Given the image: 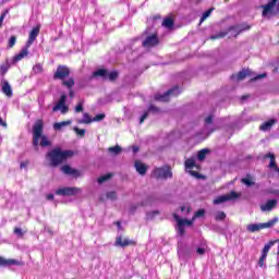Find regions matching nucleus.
<instances>
[{"label": "nucleus", "instance_id": "58836bf2", "mask_svg": "<svg viewBox=\"0 0 279 279\" xmlns=\"http://www.w3.org/2000/svg\"><path fill=\"white\" fill-rule=\"evenodd\" d=\"M112 178L111 173H107L100 178H98L97 182L98 184H104V182H108V180H110Z\"/></svg>", "mask_w": 279, "mask_h": 279}, {"label": "nucleus", "instance_id": "0eeeda50", "mask_svg": "<svg viewBox=\"0 0 279 279\" xmlns=\"http://www.w3.org/2000/svg\"><path fill=\"white\" fill-rule=\"evenodd\" d=\"M151 178H155V180H169L173 178V172L171 167L162 166L153 170Z\"/></svg>", "mask_w": 279, "mask_h": 279}, {"label": "nucleus", "instance_id": "2eb2a0df", "mask_svg": "<svg viewBox=\"0 0 279 279\" xmlns=\"http://www.w3.org/2000/svg\"><path fill=\"white\" fill-rule=\"evenodd\" d=\"M38 34H40V24L35 26L28 35V40L26 41L27 47H32L34 43H36V38H38Z\"/></svg>", "mask_w": 279, "mask_h": 279}, {"label": "nucleus", "instance_id": "49530a36", "mask_svg": "<svg viewBox=\"0 0 279 279\" xmlns=\"http://www.w3.org/2000/svg\"><path fill=\"white\" fill-rule=\"evenodd\" d=\"M8 14H10V9H5L3 11V13L0 15V27H2L3 21H4L5 16H8Z\"/></svg>", "mask_w": 279, "mask_h": 279}, {"label": "nucleus", "instance_id": "f03ea898", "mask_svg": "<svg viewBox=\"0 0 279 279\" xmlns=\"http://www.w3.org/2000/svg\"><path fill=\"white\" fill-rule=\"evenodd\" d=\"M43 132H45V123L43 120H37L33 125V147H38V145L40 147H51V141Z\"/></svg>", "mask_w": 279, "mask_h": 279}, {"label": "nucleus", "instance_id": "cd10ccee", "mask_svg": "<svg viewBox=\"0 0 279 279\" xmlns=\"http://www.w3.org/2000/svg\"><path fill=\"white\" fill-rule=\"evenodd\" d=\"M279 240H275V241H269L267 244H265L263 251H262V256H267V254H269V251L271 250V247H274V245H276V243H278Z\"/></svg>", "mask_w": 279, "mask_h": 279}, {"label": "nucleus", "instance_id": "79ce46f5", "mask_svg": "<svg viewBox=\"0 0 279 279\" xmlns=\"http://www.w3.org/2000/svg\"><path fill=\"white\" fill-rule=\"evenodd\" d=\"M74 132L81 136V138H84V136H86V130L85 129H80L77 126H74Z\"/></svg>", "mask_w": 279, "mask_h": 279}, {"label": "nucleus", "instance_id": "3c124183", "mask_svg": "<svg viewBox=\"0 0 279 279\" xmlns=\"http://www.w3.org/2000/svg\"><path fill=\"white\" fill-rule=\"evenodd\" d=\"M34 73H43V64L37 63L33 66Z\"/></svg>", "mask_w": 279, "mask_h": 279}, {"label": "nucleus", "instance_id": "864d4df0", "mask_svg": "<svg viewBox=\"0 0 279 279\" xmlns=\"http://www.w3.org/2000/svg\"><path fill=\"white\" fill-rule=\"evenodd\" d=\"M264 77H267V73L258 74L257 76L253 77L251 82H258V80H264Z\"/></svg>", "mask_w": 279, "mask_h": 279}, {"label": "nucleus", "instance_id": "ea45409f", "mask_svg": "<svg viewBox=\"0 0 279 279\" xmlns=\"http://www.w3.org/2000/svg\"><path fill=\"white\" fill-rule=\"evenodd\" d=\"M227 215L223 211H217L215 215L216 221H223L226 219Z\"/></svg>", "mask_w": 279, "mask_h": 279}, {"label": "nucleus", "instance_id": "423d86ee", "mask_svg": "<svg viewBox=\"0 0 279 279\" xmlns=\"http://www.w3.org/2000/svg\"><path fill=\"white\" fill-rule=\"evenodd\" d=\"M279 221L278 217H274L271 220L268 222H259V223H250L246 226L247 232H260V230H265L266 228H274V226L277 225Z\"/></svg>", "mask_w": 279, "mask_h": 279}, {"label": "nucleus", "instance_id": "c9c22d12", "mask_svg": "<svg viewBox=\"0 0 279 279\" xmlns=\"http://www.w3.org/2000/svg\"><path fill=\"white\" fill-rule=\"evenodd\" d=\"M10 70V62L7 61L5 63L0 65V75H5L8 71Z\"/></svg>", "mask_w": 279, "mask_h": 279}, {"label": "nucleus", "instance_id": "4c0bfd02", "mask_svg": "<svg viewBox=\"0 0 279 279\" xmlns=\"http://www.w3.org/2000/svg\"><path fill=\"white\" fill-rule=\"evenodd\" d=\"M185 169H194L195 168V159L194 158H189L184 162Z\"/></svg>", "mask_w": 279, "mask_h": 279}, {"label": "nucleus", "instance_id": "a878e982", "mask_svg": "<svg viewBox=\"0 0 279 279\" xmlns=\"http://www.w3.org/2000/svg\"><path fill=\"white\" fill-rule=\"evenodd\" d=\"M247 75H250V70L243 69L238 74H232L231 80H238V82H243V80L247 77Z\"/></svg>", "mask_w": 279, "mask_h": 279}, {"label": "nucleus", "instance_id": "a211bd4d", "mask_svg": "<svg viewBox=\"0 0 279 279\" xmlns=\"http://www.w3.org/2000/svg\"><path fill=\"white\" fill-rule=\"evenodd\" d=\"M251 26L247 24H239V25H234V26H230L228 28V32H234V36H236L238 34H241L242 32H247V29H250Z\"/></svg>", "mask_w": 279, "mask_h": 279}, {"label": "nucleus", "instance_id": "4d7b16f0", "mask_svg": "<svg viewBox=\"0 0 279 279\" xmlns=\"http://www.w3.org/2000/svg\"><path fill=\"white\" fill-rule=\"evenodd\" d=\"M108 98H100V99H98V104H99V106H106V104H108Z\"/></svg>", "mask_w": 279, "mask_h": 279}, {"label": "nucleus", "instance_id": "f257e3e1", "mask_svg": "<svg viewBox=\"0 0 279 279\" xmlns=\"http://www.w3.org/2000/svg\"><path fill=\"white\" fill-rule=\"evenodd\" d=\"M74 156L75 151L71 149L62 150V148L56 147L46 154V160L49 161V167L56 169L60 167L62 162H66L69 158H73Z\"/></svg>", "mask_w": 279, "mask_h": 279}, {"label": "nucleus", "instance_id": "5fc2aeb1", "mask_svg": "<svg viewBox=\"0 0 279 279\" xmlns=\"http://www.w3.org/2000/svg\"><path fill=\"white\" fill-rule=\"evenodd\" d=\"M265 260H267V256L266 255H262L258 259V266L263 267L265 265Z\"/></svg>", "mask_w": 279, "mask_h": 279}, {"label": "nucleus", "instance_id": "e2e57ef3", "mask_svg": "<svg viewBox=\"0 0 279 279\" xmlns=\"http://www.w3.org/2000/svg\"><path fill=\"white\" fill-rule=\"evenodd\" d=\"M53 198H54V195H53V194H47V195H46V199H48V202L53 201Z\"/></svg>", "mask_w": 279, "mask_h": 279}, {"label": "nucleus", "instance_id": "4468645a", "mask_svg": "<svg viewBox=\"0 0 279 279\" xmlns=\"http://www.w3.org/2000/svg\"><path fill=\"white\" fill-rule=\"evenodd\" d=\"M205 130H207L208 135L213 134V132H217V129L215 128V116L209 114L207 118H205L204 123Z\"/></svg>", "mask_w": 279, "mask_h": 279}, {"label": "nucleus", "instance_id": "c85d7f7f", "mask_svg": "<svg viewBox=\"0 0 279 279\" xmlns=\"http://www.w3.org/2000/svg\"><path fill=\"white\" fill-rule=\"evenodd\" d=\"M72 121L71 120H66V121H62V122H56L53 124V130H56V132H60V130H62V128H66L68 125H71Z\"/></svg>", "mask_w": 279, "mask_h": 279}, {"label": "nucleus", "instance_id": "39448f33", "mask_svg": "<svg viewBox=\"0 0 279 279\" xmlns=\"http://www.w3.org/2000/svg\"><path fill=\"white\" fill-rule=\"evenodd\" d=\"M93 77H101L105 82H117L119 80V71L109 72L107 69H98L93 72Z\"/></svg>", "mask_w": 279, "mask_h": 279}, {"label": "nucleus", "instance_id": "a19ab883", "mask_svg": "<svg viewBox=\"0 0 279 279\" xmlns=\"http://www.w3.org/2000/svg\"><path fill=\"white\" fill-rule=\"evenodd\" d=\"M106 119V113H98L93 118V123H99Z\"/></svg>", "mask_w": 279, "mask_h": 279}, {"label": "nucleus", "instance_id": "e433bc0d", "mask_svg": "<svg viewBox=\"0 0 279 279\" xmlns=\"http://www.w3.org/2000/svg\"><path fill=\"white\" fill-rule=\"evenodd\" d=\"M197 256H205L206 255V244H202L201 246L196 247Z\"/></svg>", "mask_w": 279, "mask_h": 279}, {"label": "nucleus", "instance_id": "de8ad7c7", "mask_svg": "<svg viewBox=\"0 0 279 279\" xmlns=\"http://www.w3.org/2000/svg\"><path fill=\"white\" fill-rule=\"evenodd\" d=\"M16 45V36H11L8 43V49H12Z\"/></svg>", "mask_w": 279, "mask_h": 279}, {"label": "nucleus", "instance_id": "c756f323", "mask_svg": "<svg viewBox=\"0 0 279 279\" xmlns=\"http://www.w3.org/2000/svg\"><path fill=\"white\" fill-rule=\"evenodd\" d=\"M174 25L175 22L172 20V17H166L162 21V27H166V29H173Z\"/></svg>", "mask_w": 279, "mask_h": 279}, {"label": "nucleus", "instance_id": "2f4dec72", "mask_svg": "<svg viewBox=\"0 0 279 279\" xmlns=\"http://www.w3.org/2000/svg\"><path fill=\"white\" fill-rule=\"evenodd\" d=\"M109 154H111V156H119V154H121V151H123V148H121V146L116 145L113 147H109L108 148Z\"/></svg>", "mask_w": 279, "mask_h": 279}, {"label": "nucleus", "instance_id": "603ef678", "mask_svg": "<svg viewBox=\"0 0 279 279\" xmlns=\"http://www.w3.org/2000/svg\"><path fill=\"white\" fill-rule=\"evenodd\" d=\"M269 168L270 169H276L277 172H278V165L276 163V157H272V159H270V162H269Z\"/></svg>", "mask_w": 279, "mask_h": 279}, {"label": "nucleus", "instance_id": "dca6fc26", "mask_svg": "<svg viewBox=\"0 0 279 279\" xmlns=\"http://www.w3.org/2000/svg\"><path fill=\"white\" fill-rule=\"evenodd\" d=\"M61 171L62 173H64L65 175H71L72 178H80V175H82V173L80 172V170L72 168L69 165H64L61 167Z\"/></svg>", "mask_w": 279, "mask_h": 279}, {"label": "nucleus", "instance_id": "09e8293b", "mask_svg": "<svg viewBox=\"0 0 279 279\" xmlns=\"http://www.w3.org/2000/svg\"><path fill=\"white\" fill-rule=\"evenodd\" d=\"M180 221L182 222L183 226L191 227V226H193V221H195V219L192 218V220H189V219L180 218Z\"/></svg>", "mask_w": 279, "mask_h": 279}, {"label": "nucleus", "instance_id": "aec40b11", "mask_svg": "<svg viewBox=\"0 0 279 279\" xmlns=\"http://www.w3.org/2000/svg\"><path fill=\"white\" fill-rule=\"evenodd\" d=\"M276 206H278V201L277 199H269V201L266 202L265 205L260 206V210L263 213H267V211L274 210V208H276Z\"/></svg>", "mask_w": 279, "mask_h": 279}, {"label": "nucleus", "instance_id": "680f3d73", "mask_svg": "<svg viewBox=\"0 0 279 279\" xmlns=\"http://www.w3.org/2000/svg\"><path fill=\"white\" fill-rule=\"evenodd\" d=\"M148 202L150 204H154V202H156V196H154V195L148 196Z\"/></svg>", "mask_w": 279, "mask_h": 279}, {"label": "nucleus", "instance_id": "7ed1b4c3", "mask_svg": "<svg viewBox=\"0 0 279 279\" xmlns=\"http://www.w3.org/2000/svg\"><path fill=\"white\" fill-rule=\"evenodd\" d=\"M71 75V69L66 65H58L57 71L53 74V80H61L62 81V86L65 88H73L75 86V78L69 77ZM66 77H69L66 80Z\"/></svg>", "mask_w": 279, "mask_h": 279}, {"label": "nucleus", "instance_id": "7c9ffc66", "mask_svg": "<svg viewBox=\"0 0 279 279\" xmlns=\"http://www.w3.org/2000/svg\"><path fill=\"white\" fill-rule=\"evenodd\" d=\"M208 154H210V149L208 148H203L197 153V160H199L201 162H203V160H206V156H208Z\"/></svg>", "mask_w": 279, "mask_h": 279}, {"label": "nucleus", "instance_id": "393cba45", "mask_svg": "<svg viewBox=\"0 0 279 279\" xmlns=\"http://www.w3.org/2000/svg\"><path fill=\"white\" fill-rule=\"evenodd\" d=\"M3 95H5L7 97H12L13 92H12V85H10V82L8 81H3L2 82V88H1Z\"/></svg>", "mask_w": 279, "mask_h": 279}, {"label": "nucleus", "instance_id": "338daca9", "mask_svg": "<svg viewBox=\"0 0 279 279\" xmlns=\"http://www.w3.org/2000/svg\"><path fill=\"white\" fill-rule=\"evenodd\" d=\"M185 210H186V215H189L191 209L190 208L186 209L185 206H181V213H184Z\"/></svg>", "mask_w": 279, "mask_h": 279}, {"label": "nucleus", "instance_id": "bf43d9fd", "mask_svg": "<svg viewBox=\"0 0 279 279\" xmlns=\"http://www.w3.org/2000/svg\"><path fill=\"white\" fill-rule=\"evenodd\" d=\"M275 157H276V155H274V153H268V154H266V155L264 156V159L267 160V158H270V160H271V159L275 158Z\"/></svg>", "mask_w": 279, "mask_h": 279}, {"label": "nucleus", "instance_id": "37998d69", "mask_svg": "<svg viewBox=\"0 0 279 279\" xmlns=\"http://www.w3.org/2000/svg\"><path fill=\"white\" fill-rule=\"evenodd\" d=\"M106 197H107V199L114 202V201H117V193L114 191L107 192Z\"/></svg>", "mask_w": 279, "mask_h": 279}, {"label": "nucleus", "instance_id": "ddd939ff", "mask_svg": "<svg viewBox=\"0 0 279 279\" xmlns=\"http://www.w3.org/2000/svg\"><path fill=\"white\" fill-rule=\"evenodd\" d=\"M160 44V39H158V35L156 33L148 35L146 39L142 43L143 47H156Z\"/></svg>", "mask_w": 279, "mask_h": 279}, {"label": "nucleus", "instance_id": "72a5a7b5", "mask_svg": "<svg viewBox=\"0 0 279 279\" xmlns=\"http://www.w3.org/2000/svg\"><path fill=\"white\" fill-rule=\"evenodd\" d=\"M77 123H93V118H90V114L88 113H83V119L78 120Z\"/></svg>", "mask_w": 279, "mask_h": 279}, {"label": "nucleus", "instance_id": "473e14b6", "mask_svg": "<svg viewBox=\"0 0 279 279\" xmlns=\"http://www.w3.org/2000/svg\"><path fill=\"white\" fill-rule=\"evenodd\" d=\"M158 215H160L159 210L147 211L146 213V221H154V219H156V217H158Z\"/></svg>", "mask_w": 279, "mask_h": 279}, {"label": "nucleus", "instance_id": "052dcab7", "mask_svg": "<svg viewBox=\"0 0 279 279\" xmlns=\"http://www.w3.org/2000/svg\"><path fill=\"white\" fill-rule=\"evenodd\" d=\"M0 125L2 128H8V123L5 122V120H3V118H1V116H0Z\"/></svg>", "mask_w": 279, "mask_h": 279}, {"label": "nucleus", "instance_id": "0e129e2a", "mask_svg": "<svg viewBox=\"0 0 279 279\" xmlns=\"http://www.w3.org/2000/svg\"><path fill=\"white\" fill-rule=\"evenodd\" d=\"M27 165H28V162H27V161H23V162H21V165H20V169H26V168H27Z\"/></svg>", "mask_w": 279, "mask_h": 279}, {"label": "nucleus", "instance_id": "f704fd0d", "mask_svg": "<svg viewBox=\"0 0 279 279\" xmlns=\"http://www.w3.org/2000/svg\"><path fill=\"white\" fill-rule=\"evenodd\" d=\"M140 206H145L144 203H140V204H132L129 208V214L130 215H135L136 210H138Z\"/></svg>", "mask_w": 279, "mask_h": 279}, {"label": "nucleus", "instance_id": "f8f14e48", "mask_svg": "<svg viewBox=\"0 0 279 279\" xmlns=\"http://www.w3.org/2000/svg\"><path fill=\"white\" fill-rule=\"evenodd\" d=\"M61 110L62 114H66L69 112V106H66V95H61L58 104L52 108L53 112H58Z\"/></svg>", "mask_w": 279, "mask_h": 279}, {"label": "nucleus", "instance_id": "20e7f679", "mask_svg": "<svg viewBox=\"0 0 279 279\" xmlns=\"http://www.w3.org/2000/svg\"><path fill=\"white\" fill-rule=\"evenodd\" d=\"M194 252L193 246L186 244L184 241L178 242V256L180 260H190Z\"/></svg>", "mask_w": 279, "mask_h": 279}, {"label": "nucleus", "instance_id": "b1692460", "mask_svg": "<svg viewBox=\"0 0 279 279\" xmlns=\"http://www.w3.org/2000/svg\"><path fill=\"white\" fill-rule=\"evenodd\" d=\"M12 265L19 266L21 265V262L16 259H5L0 257V267H12Z\"/></svg>", "mask_w": 279, "mask_h": 279}, {"label": "nucleus", "instance_id": "a18cd8bd", "mask_svg": "<svg viewBox=\"0 0 279 279\" xmlns=\"http://www.w3.org/2000/svg\"><path fill=\"white\" fill-rule=\"evenodd\" d=\"M211 13H213V9L205 11L201 17V23H204V21H206V19H208V16H210Z\"/></svg>", "mask_w": 279, "mask_h": 279}, {"label": "nucleus", "instance_id": "6e6d98bb", "mask_svg": "<svg viewBox=\"0 0 279 279\" xmlns=\"http://www.w3.org/2000/svg\"><path fill=\"white\" fill-rule=\"evenodd\" d=\"M14 234H16V235L20 236V238L23 236V234H24V233H23V229H21V228H15V229H14Z\"/></svg>", "mask_w": 279, "mask_h": 279}, {"label": "nucleus", "instance_id": "774afa93", "mask_svg": "<svg viewBox=\"0 0 279 279\" xmlns=\"http://www.w3.org/2000/svg\"><path fill=\"white\" fill-rule=\"evenodd\" d=\"M138 146H132L133 154H138Z\"/></svg>", "mask_w": 279, "mask_h": 279}, {"label": "nucleus", "instance_id": "c03bdc74", "mask_svg": "<svg viewBox=\"0 0 279 279\" xmlns=\"http://www.w3.org/2000/svg\"><path fill=\"white\" fill-rule=\"evenodd\" d=\"M206 215V209H198L195 214L193 219H199Z\"/></svg>", "mask_w": 279, "mask_h": 279}, {"label": "nucleus", "instance_id": "1a4fd4ad", "mask_svg": "<svg viewBox=\"0 0 279 279\" xmlns=\"http://www.w3.org/2000/svg\"><path fill=\"white\" fill-rule=\"evenodd\" d=\"M239 197H241V194L231 191L229 194L218 196L214 199V204L218 206L219 204H225V202H234V199H239Z\"/></svg>", "mask_w": 279, "mask_h": 279}, {"label": "nucleus", "instance_id": "69168bd1", "mask_svg": "<svg viewBox=\"0 0 279 279\" xmlns=\"http://www.w3.org/2000/svg\"><path fill=\"white\" fill-rule=\"evenodd\" d=\"M69 90H70V93H69L70 98L73 99L75 97V92H73L72 88H70Z\"/></svg>", "mask_w": 279, "mask_h": 279}, {"label": "nucleus", "instance_id": "bb28decb", "mask_svg": "<svg viewBox=\"0 0 279 279\" xmlns=\"http://www.w3.org/2000/svg\"><path fill=\"white\" fill-rule=\"evenodd\" d=\"M135 169L140 175H146L147 173V166L141 161L135 162Z\"/></svg>", "mask_w": 279, "mask_h": 279}, {"label": "nucleus", "instance_id": "13d9d810", "mask_svg": "<svg viewBox=\"0 0 279 279\" xmlns=\"http://www.w3.org/2000/svg\"><path fill=\"white\" fill-rule=\"evenodd\" d=\"M243 184H245L246 186H252V184H254L250 179H242Z\"/></svg>", "mask_w": 279, "mask_h": 279}, {"label": "nucleus", "instance_id": "9b49d317", "mask_svg": "<svg viewBox=\"0 0 279 279\" xmlns=\"http://www.w3.org/2000/svg\"><path fill=\"white\" fill-rule=\"evenodd\" d=\"M114 247H130V245H136L134 240H130L129 238H123V234H118L116 236Z\"/></svg>", "mask_w": 279, "mask_h": 279}, {"label": "nucleus", "instance_id": "4be33fe9", "mask_svg": "<svg viewBox=\"0 0 279 279\" xmlns=\"http://www.w3.org/2000/svg\"><path fill=\"white\" fill-rule=\"evenodd\" d=\"M29 47H27V44L25 45L24 48L21 49V51L14 56L13 58V62H20V60H23V58H25V56H28L29 53Z\"/></svg>", "mask_w": 279, "mask_h": 279}, {"label": "nucleus", "instance_id": "f3484780", "mask_svg": "<svg viewBox=\"0 0 279 279\" xmlns=\"http://www.w3.org/2000/svg\"><path fill=\"white\" fill-rule=\"evenodd\" d=\"M149 112H153V114H158V112H160V108L154 106V105H150L148 107V110L145 111L142 117L140 118V124H143L145 122V119H147V117H149Z\"/></svg>", "mask_w": 279, "mask_h": 279}, {"label": "nucleus", "instance_id": "8fccbe9b", "mask_svg": "<svg viewBox=\"0 0 279 279\" xmlns=\"http://www.w3.org/2000/svg\"><path fill=\"white\" fill-rule=\"evenodd\" d=\"M75 112H84V101H80L75 107Z\"/></svg>", "mask_w": 279, "mask_h": 279}, {"label": "nucleus", "instance_id": "5701e85b", "mask_svg": "<svg viewBox=\"0 0 279 279\" xmlns=\"http://www.w3.org/2000/svg\"><path fill=\"white\" fill-rule=\"evenodd\" d=\"M29 47H27V44L25 45L24 48L21 49V51L14 56L13 58V62H20V60H23V58H25V56H28L29 53Z\"/></svg>", "mask_w": 279, "mask_h": 279}, {"label": "nucleus", "instance_id": "6e6552de", "mask_svg": "<svg viewBox=\"0 0 279 279\" xmlns=\"http://www.w3.org/2000/svg\"><path fill=\"white\" fill-rule=\"evenodd\" d=\"M182 93V89H180V86H173L172 88L168 89L163 94H157L155 95L156 101H169V97H178Z\"/></svg>", "mask_w": 279, "mask_h": 279}, {"label": "nucleus", "instance_id": "6ab92c4d", "mask_svg": "<svg viewBox=\"0 0 279 279\" xmlns=\"http://www.w3.org/2000/svg\"><path fill=\"white\" fill-rule=\"evenodd\" d=\"M173 219L177 221L175 230L179 236H184L186 234L185 226L180 221V216L178 214H173Z\"/></svg>", "mask_w": 279, "mask_h": 279}, {"label": "nucleus", "instance_id": "412c9836", "mask_svg": "<svg viewBox=\"0 0 279 279\" xmlns=\"http://www.w3.org/2000/svg\"><path fill=\"white\" fill-rule=\"evenodd\" d=\"M276 123H278V120L276 119H270L266 122H264L260 126L259 130H262V132H269L271 130V128H274V125H276Z\"/></svg>", "mask_w": 279, "mask_h": 279}, {"label": "nucleus", "instance_id": "9d476101", "mask_svg": "<svg viewBox=\"0 0 279 279\" xmlns=\"http://www.w3.org/2000/svg\"><path fill=\"white\" fill-rule=\"evenodd\" d=\"M78 193H82L81 189L71 186H65L56 191V195H61L62 197H71L73 195H78Z\"/></svg>", "mask_w": 279, "mask_h": 279}]
</instances>
